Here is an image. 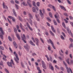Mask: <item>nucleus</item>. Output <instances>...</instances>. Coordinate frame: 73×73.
<instances>
[{"mask_svg":"<svg viewBox=\"0 0 73 73\" xmlns=\"http://www.w3.org/2000/svg\"><path fill=\"white\" fill-rule=\"evenodd\" d=\"M21 65L22 68H24V67H25V66H24V64H23V62H21Z\"/></svg>","mask_w":73,"mask_h":73,"instance_id":"nucleus-29","label":"nucleus"},{"mask_svg":"<svg viewBox=\"0 0 73 73\" xmlns=\"http://www.w3.org/2000/svg\"><path fill=\"white\" fill-rule=\"evenodd\" d=\"M35 41H36V44L37 46H38V43H39L40 42V41L37 38H35Z\"/></svg>","mask_w":73,"mask_h":73,"instance_id":"nucleus-15","label":"nucleus"},{"mask_svg":"<svg viewBox=\"0 0 73 73\" xmlns=\"http://www.w3.org/2000/svg\"><path fill=\"white\" fill-rule=\"evenodd\" d=\"M0 49L2 50H4V48L2 46H0Z\"/></svg>","mask_w":73,"mask_h":73,"instance_id":"nucleus-28","label":"nucleus"},{"mask_svg":"<svg viewBox=\"0 0 73 73\" xmlns=\"http://www.w3.org/2000/svg\"><path fill=\"white\" fill-rule=\"evenodd\" d=\"M21 29L23 31V32H25V29H24L23 28H21Z\"/></svg>","mask_w":73,"mask_h":73,"instance_id":"nucleus-53","label":"nucleus"},{"mask_svg":"<svg viewBox=\"0 0 73 73\" xmlns=\"http://www.w3.org/2000/svg\"><path fill=\"white\" fill-rule=\"evenodd\" d=\"M42 63V65H44V64H45V63H44V61H42L41 62Z\"/></svg>","mask_w":73,"mask_h":73,"instance_id":"nucleus-61","label":"nucleus"},{"mask_svg":"<svg viewBox=\"0 0 73 73\" xmlns=\"http://www.w3.org/2000/svg\"><path fill=\"white\" fill-rule=\"evenodd\" d=\"M31 39H32L33 41V42H36V41H35V39H34L33 37H32Z\"/></svg>","mask_w":73,"mask_h":73,"instance_id":"nucleus-51","label":"nucleus"},{"mask_svg":"<svg viewBox=\"0 0 73 73\" xmlns=\"http://www.w3.org/2000/svg\"><path fill=\"white\" fill-rule=\"evenodd\" d=\"M13 54L15 55V56L16 58H14V60H15V61L17 63V64H18L19 63V57H18V56L17 55V54L16 53V52L14 51L13 52Z\"/></svg>","mask_w":73,"mask_h":73,"instance_id":"nucleus-1","label":"nucleus"},{"mask_svg":"<svg viewBox=\"0 0 73 73\" xmlns=\"http://www.w3.org/2000/svg\"><path fill=\"white\" fill-rule=\"evenodd\" d=\"M66 1H67L68 4H70V5H71V2H70V1H69V0H66Z\"/></svg>","mask_w":73,"mask_h":73,"instance_id":"nucleus-36","label":"nucleus"},{"mask_svg":"<svg viewBox=\"0 0 73 73\" xmlns=\"http://www.w3.org/2000/svg\"><path fill=\"white\" fill-rule=\"evenodd\" d=\"M11 3H12V4H15V2H14V1L13 0H11Z\"/></svg>","mask_w":73,"mask_h":73,"instance_id":"nucleus-45","label":"nucleus"},{"mask_svg":"<svg viewBox=\"0 0 73 73\" xmlns=\"http://www.w3.org/2000/svg\"><path fill=\"white\" fill-rule=\"evenodd\" d=\"M49 41L50 42L51 44L52 45V46L53 47V48H54V49H56V48L54 46V44H53V42L50 39H49Z\"/></svg>","mask_w":73,"mask_h":73,"instance_id":"nucleus-10","label":"nucleus"},{"mask_svg":"<svg viewBox=\"0 0 73 73\" xmlns=\"http://www.w3.org/2000/svg\"><path fill=\"white\" fill-rule=\"evenodd\" d=\"M69 40H70V42H73V39H72V38H69Z\"/></svg>","mask_w":73,"mask_h":73,"instance_id":"nucleus-50","label":"nucleus"},{"mask_svg":"<svg viewBox=\"0 0 73 73\" xmlns=\"http://www.w3.org/2000/svg\"><path fill=\"white\" fill-rule=\"evenodd\" d=\"M60 7L61 9H63V10H64V11H66V9L64 7L62 6H60Z\"/></svg>","mask_w":73,"mask_h":73,"instance_id":"nucleus-19","label":"nucleus"},{"mask_svg":"<svg viewBox=\"0 0 73 73\" xmlns=\"http://www.w3.org/2000/svg\"><path fill=\"white\" fill-rule=\"evenodd\" d=\"M49 59H50V60L51 62H52V61H53V59H52V57L50 56Z\"/></svg>","mask_w":73,"mask_h":73,"instance_id":"nucleus-34","label":"nucleus"},{"mask_svg":"<svg viewBox=\"0 0 73 73\" xmlns=\"http://www.w3.org/2000/svg\"><path fill=\"white\" fill-rule=\"evenodd\" d=\"M60 37L62 40H64L65 38H64V36H62V35H61L60 36Z\"/></svg>","mask_w":73,"mask_h":73,"instance_id":"nucleus-42","label":"nucleus"},{"mask_svg":"<svg viewBox=\"0 0 73 73\" xmlns=\"http://www.w3.org/2000/svg\"><path fill=\"white\" fill-rule=\"evenodd\" d=\"M40 40L41 41V42L43 43V44H44V40H42V39L41 38H40Z\"/></svg>","mask_w":73,"mask_h":73,"instance_id":"nucleus-40","label":"nucleus"},{"mask_svg":"<svg viewBox=\"0 0 73 73\" xmlns=\"http://www.w3.org/2000/svg\"><path fill=\"white\" fill-rule=\"evenodd\" d=\"M29 20H30V23L31 26H32L33 25V23L32 22V20L31 19H33V17L32 15H31V14H29Z\"/></svg>","mask_w":73,"mask_h":73,"instance_id":"nucleus-6","label":"nucleus"},{"mask_svg":"<svg viewBox=\"0 0 73 73\" xmlns=\"http://www.w3.org/2000/svg\"><path fill=\"white\" fill-rule=\"evenodd\" d=\"M13 28H14V31L15 32V35L17 38H18L19 40H20V39H21L20 36V35H19V34L18 33H17V29H16V28L15 27H14Z\"/></svg>","mask_w":73,"mask_h":73,"instance_id":"nucleus-3","label":"nucleus"},{"mask_svg":"<svg viewBox=\"0 0 73 73\" xmlns=\"http://www.w3.org/2000/svg\"><path fill=\"white\" fill-rule=\"evenodd\" d=\"M26 46H24V47L25 49L26 50L27 52H29V50L30 49V46L28 45V44H26Z\"/></svg>","mask_w":73,"mask_h":73,"instance_id":"nucleus-7","label":"nucleus"},{"mask_svg":"<svg viewBox=\"0 0 73 73\" xmlns=\"http://www.w3.org/2000/svg\"><path fill=\"white\" fill-rule=\"evenodd\" d=\"M12 64H13V65H15V64H14V63H13V60H12V59L11 60V62H7V64L9 66L11 67V68H13L12 65Z\"/></svg>","mask_w":73,"mask_h":73,"instance_id":"nucleus-5","label":"nucleus"},{"mask_svg":"<svg viewBox=\"0 0 73 73\" xmlns=\"http://www.w3.org/2000/svg\"><path fill=\"white\" fill-rule=\"evenodd\" d=\"M56 20L57 21V22L59 23H60V20H59V19H56Z\"/></svg>","mask_w":73,"mask_h":73,"instance_id":"nucleus-55","label":"nucleus"},{"mask_svg":"<svg viewBox=\"0 0 73 73\" xmlns=\"http://www.w3.org/2000/svg\"><path fill=\"white\" fill-rule=\"evenodd\" d=\"M5 72H6V73H9V71H8V70H7V69L6 68L5 69Z\"/></svg>","mask_w":73,"mask_h":73,"instance_id":"nucleus-35","label":"nucleus"},{"mask_svg":"<svg viewBox=\"0 0 73 73\" xmlns=\"http://www.w3.org/2000/svg\"><path fill=\"white\" fill-rule=\"evenodd\" d=\"M66 61L68 65H71V64H73V60H71V64H70V62H69V58H68L67 59H66Z\"/></svg>","mask_w":73,"mask_h":73,"instance_id":"nucleus-9","label":"nucleus"},{"mask_svg":"<svg viewBox=\"0 0 73 73\" xmlns=\"http://www.w3.org/2000/svg\"><path fill=\"white\" fill-rule=\"evenodd\" d=\"M53 22L54 23V24L55 25H57V23L55 20H53Z\"/></svg>","mask_w":73,"mask_h":73,"instance_id":"nucleus-26","label":"nucleus"},{"mask_svg":"<svg viewBox=\"0 0 73 73\" xmlns=\"http://www.w3.org/2000/svg\"><path fill=\"white\" fill-rule=\"evenodd\" d=\"M0 37H1V38L2 39V40H3L4 39V38L3 37V35H4V33L3 32V29L2 28H0Z\"/></svg>","mask_w":73,"mask_h":73,"instance_id":"nucleus-4","label":"nucleus"},{"mask_svg":"<svg viewBox=\"0 0 73 73\" xmlns=\"http://www.w3.org/2000/svg\"><path fill=\"white\" fill-rule=\"evenodd\" d=\"M33 6H34V7H36L37 6L36 5V3H35V2H33Z\"/></svg>","mask_w":73,"mask_h":73,"instance_id":"nucleus-39","label":"nucleus"},{"mask_svg":"<svg viewBox=\"0 0 73 73\" xmlns=\"http://www.w3.org/2000/svg\"><path fill=\"white\" fill-rule=\"evenodd\" d=\"M49 16L50 17H51V18H52L53 17H52V14L51 13H49Z\"/></svg>","mask_w":73,"mask_h":73,"instance_id":"nucleus-31","label":"nucleus"},{"mask_svg":"<svg viewBox=\"0 0 73 73\" xmlns=\"http://www.w3.org/2000/svg\"><path fill=\"white\" fill-rule=\"evenodd\" d=\"M3 59L4 61H7V59L4 58L3 57Z\"/></svg>","mask_w":73,"mask_h":73,"instance_id":"nucleus-63","label":"nucleus"},{"mask_svg":"<svg viewBox=\"0 0 73 73\" xmlns=\"http://www.w3.org/2000/svg\"><path fill=\"white\" fill-rule=\"evenodd\" d=\"M63 64L65 65V66H66V69L67 71V72L68 73H70V71L71 73H73V72H72V69H71V68H68V66H67V64H66L65 62V61H63Z\"/></svg>","mask_w":73,"mask_h":73,"instance_id":"nucleus-2","label":"nucleus"},{"mask_svg":"<svg viewBox=\"0 0 73 73\" xmlns=\"http://www.w3.org/2000/svg\"><path fill=\"white\" fill-rule=\"evenodd\" d=\"M8 17L9 18V19H13V17H12L11 16H8Z\"/></svg>","mask_w":73,"mask_h":73,"instance_id":"nucleus-52","label":"nucleus"},{"mask_svg":"<svg viewBox=\"0 0 73 73\" xmlns=\"http://www.w3.org/2000/svg\"><path fill=\"white\" fill-rule=\"evenodd\" d=\"M22 4H23V5H24V6H27V5H28L27 4H25V2H23L22 3Z\"/></svg>","mask_w":73,"mask_h":73,"instance_id":"nucleus-25","label":"nucleus"},{"mask_svg":"<svg viewBox=\"0 0 73 73\" xmlns=\"http://www.w3.org/2000/svg\"><path fill=\"white\" fill-rule=\"evenodd\" d=\"M36 5L38 7H40V2H38L36 3Z\"/></svg>","mask_w":73,"mask_h":73,"instance_id":"nucleus-37","label":"nucleus"},{"mask_svg":"<svg viewBox=\"0 0 73 73\" xmlns=\"http://www.w3.org/2000/svg\"><path fill=\"white\" fill-rule=\"evenodd\" d=\"M48 49L49 50H51V48H50V46H48Z\"/></svg>","mask_w":73,"mask_h":73,"instance_id":"nucleus-48","label":"nucleus"},{"mask_svg":"<svg viewBox=\"0 0 73 73\" xmlns=\"http://www.w3.org/2000/svg\"><path fill=\"white\" fill-rule=\"evenodd\" d=\"M3 62L2 61H1L0 63V65H3Z\"/></svg>","mask_w":73,"mask_h":73,"instance_id":"nucleus-41","label":"nucleus"},{"mask_svg":"<svg viewBox=\"0 0 73 73\" xmlns=\"http://www.w3.org/2000/svg\"><path fill=\"white\" fill-rule=\"evenodd\" d=\"M48 7L50 8H51L53 9V10L54 11H56V8L54 7V6H53L49 4L48 5Z\"/></svg>","mask_w":73,"mask_h":73,"instance_id":"nucleus-8","label":"nucleus"},{"mask_svg":"<svg viewBox=\"0 0 73 73\" xmlns=\"http://www.w3.org/2000/svg\"><path fill=\"white\" fill-rule=\"evenodd\" d=\"M15 5L17 9H19V6L18 5H17V4H15Z\"/></svg>","mask_w":73,"mask_h":73,"instance_id":"nucleus-24","label":"nucleus"},{"mask_svg":"<svg viewBox=\"0 0 73 73\" xmlns=\"http://www.w3.org/2000/svg\"><path fill=\"white\" fill-rule=\"evenodd\" d=\"M64 21H65L66 23H68V21L65 19H64Z\"/></svg>","mask_w":73,"mask_h":73,"instance_id":"nucleus-58","label":"nucleus"},{"mask_svg":"<svg viewBox=\"0 0 73 73\" xmlns=\"http://www.w3.org/2000/svg\"><path fill=\"white\" fill-rule=\"evenodd\" d=\"M42 67L44 69H46V64H42Z\"/></svg>","mask_w":73,"mask_h":73,"instance_id":"nucleus-18","label":"nucleus"},{"mask_svg":"<svg viewBox=\"0 0 73 73\" xmlns=\"http://www.w3.org/2000/svg\"><path fill=\"white\" fill-rule=\"evenodd\" d=\"M20 27H21V29L23 28V25L21 23H20Z\"/></svg>","mask_w":73,"mask_h":73,"instance_id":"nucleus-56","label":"nucleus"},{"mask_svg":"<svg viewBox=\"0 0 73 73\" xmlns=\"http://www.w3.org/2000/svg\"><path fill=\"white\" fill-rule=\"evenodd\" d=\"M37 69L38 71H40V68L39 67H37Z\"/></svg>","mask_w":73,"mask_h":73,"instance_id":"nucleus-47","label":"nucleus"},{"mask_svg":"<svg viewBox=\"0 0 73 73\" xmlns=\"http://www.w3.org/2000/svg\"><path fill=\"white\" fill-rule=\"evenodd\" d=\"M50 35H52V36H54V34L53 33V32H52V31H50Z\"/></svg>","mask_w":73,"mask_h":73,"instance_id":"nucleus-20","label":"nucleus"},{"mask_svg":"<svg viewBox=\"0 0 73 73\" xmlns=\"http://www.w3.org/2000/svg\"><path fill=\"white\" fill-rule=\"evenodd\" d=\"M8 38L9 40L10 41H12V38H11V36H9Z\"/></svg>","mask_w":73,"mask_h":73,"instance_id":"nucleus-30","label":"nucleus"},{"mask_svg":"<svg viewBox=\"0 0 73 73\" xmlns=\"http://www.w3.org/2000/svg\"><path fill=\"white\" fill-rule=\"evenodd\" d=\"M59 54H60V56H62V57H63V58H64V55H63V54H62L60 52V51L59 52Z\"/></svg>","mask_w":73,"mask_h":73,"instance_id":"nucleus-33","label":"nucleus"},{"mask_svg":"<svg viewBox=\"0 0 73 73\" xmlns=\"http://www.w3.org/2000/svg\"><path fill=\"white\" fill-rule=\"evenodd\" d=\"M27 3L29 5V7L31 8L32 7V4H31L30 3H29L28 1H27Z\"/></svg>","mask_w":73,"mask_h":73,"instance_id":"nucleus-21","label":"nucleus"},{"mask_svg":"<svg viewBox=\"0 0 73 73\" xmlns=\"http://www.w3.org/2000/svg\"><path fill=\"white\" fill-rule=\"evenodd\" d=\"M42 12L43 14H45V9H42Z\"/></svg>","mask_w":73,"mask_h":73,"instance_id":"nucleus-49","label":"nucleus"},{"mask_svg":"<svg viewBox=\"0 0 73 73\" xmlns=\"http://www.w3.org/2000/svg\"><path fill=\"white\" fill-rule=\"evenodd\" d=\"M22 39H26V37H25V35L23 34V36H21Z\"/></svg>","mask_w":73,"mask_h":73,"instance_id":"nucleus-23","label":"nucleus"},{"mask_svg":"<svg viewBox=\"0 0 73 73\" xmlns=\"http://www.w3.org/2000/svg\"><path fill=\"white\" fill-rule=\"evenodd\" d=\"M70 47H72L73 48V44H70V46L69 47V48H70Z\"/></svg>","mask_w":73,"mask_h":73,"instance_id":"nucleus-54","label":"nucleus"},{"mask_svg":"<svg viewBox=\"0 0 73 73\" xmlns=\"http://www.w3.org/2000/svg\"><path fill=\"white\" fill-rule=\"evenodd\" d=\"M60 69L61 70H62V71H64V68L62 67H60Z\"/></svg>","mask_w":73,"mask_h":73,"instance_id":"nucleus-43","label":"nucleus"},{"mask_svg":"<svg viewBox=\"0 0 73 73\" xmlns=\"http://www.w3.org/2000/svg\"><path fill=\"white\" fill-rule=\"evenodd\" d=\"M15 3H16L17 4H19V1H15Z\"/></svg>","mask_w":73,"mask_h":73,"instance_id":"nucleus-57","label":"nucleus"},{"mask_svg":"<svg viewBox=\"0 0 73 73\" xmlns=\"http://www.w3.org/2000/svg\"><path fill=\"white\" fill-rule=\"evenodd\" d=\"M27 26L28 28L31 31H33V29L32 28H31V27H30V26H29V24H28V22H27Z\"/></svg>","mask_w":73,"mask_h":73,"instance_id":"nucleus-12","label":"nucleus"},{"mask_svg":"<svg viewBox=\"0 0 73 73\" xmlns=\"http://www.w3.org/2000/svg\"><path fill=\"white\" fill-rule=\"evenodd\" d=\"M26 39H22V40L23 41V42H25V43H27V42H26V41L25 40Z\"/></svg>","mask_w":73,"mask_h":73,"instance_id":"nucleus-44","label":"nucleus"},{"mask_svg":"<svg viewBox=\"0 0 73 73\" xmlns=\"http://www.w3.org/2000/svg\"><path fill=\"white\" fill-rule=\"evenodd\" d=\"M3 8H5V9H8V7H7V6L5 5V3H4L3 2Z\"/></svg>","mask_w":73,"mask_h":73,"instance_id":"nucleus-13","label":"nucleus"},{"mask_svg":"<svg viewBox=\"0 0 73 73\" xmlns=\"http://www.w3.org/2000/svg\"><path fill=\"white\" fill-rule=\"evenodd\" d=\"M47 20H48V21H51V19H49V17L47 18Z\"/></svg>","mask_w":73,"mask_h":73,"instance_id":"nucleus-64","label":"nucleus"},{"mask_svg":"<svg viewBox=\"0 0 73 73\" xmlns=\"http://www.w3.org/2000/svg\"><path fill=\"white\" fill-rule=\"evenodd\" d=\"M62 25H63V27H64V28L66 29V26H65V24L64 23V22H63L62 23Z\"/></svg>","mask_w":73,"mask_h":73,"instance_id":"nucleus-27","label":"nucleus"},{"mask_svg":"<svg viewBox=\"0 0 73 73\" xmlns=\"http://www.w3.org/2000/svg\"><path fill=\"white\" fill-rule=\"evenodd\" d=\"M45 34L46 36H49V34L48 33V32H46Z\"/></svg>","mask_w":73,"mask_h":73,"instance_id":"nucleus-60","label":"nucleus"},{"mask_svg":"<svg viewBox=\"0 0 73 73\" xmlns=\"http://www.w3.org/2000/svg\"><path fill=\"white\" fill-rule=\"evenodd\" d=\"M39 11L40 12V16L42 17L43 18V17H44V14L42 13V10H40Z\"/></svg>","mask_w":73,"mask_h":73,"instance_id":"nucleus-11","label":"nucleus"},{"mask_svg":"<svg viewBox=\"0 0 73 73\" xmlns=\"http://www.w3.org/2000/svg\"><path fill=\"white\" fill-rule=\"evenodd\" d=\"M55 67L56 68V69H58V70H59L60 69V68L59 67H58L56 65L55 66Z\"/></svg>","mask_w":73,"mask_h":73,"instance_id":"nucleus-38","label":"nucleus"},{"mask_svg":"<svg viewBox=\"0 0 73 73\" xmlns=\"http://www.w3.org/2000/svg\"><path fill=\"white\" fill-rule=\"evenodd\" d=\"M66 30L68 31V32L69 34H70V33H72L70 30V31H69V28H67L66 29Z\"/></svg>","mask_w":73,"mask_h":73,"instance_id":"nucleus-22","label":"nucleus"},{"mask_svg":"<svg viewBox=\"0 0 73 73\" xmlns=\"http://www.w3.org/2000/svg\"><path fill=\"white\" fill-rule=\"evenodd\" d=\"M18 17L19 18V20L21 21H22V19H21V17H20V16H19Z\"/></svg>","mask_w":73,"mask_h":73,"instance_id":"nucleus-46","label":"nucleus"},{"mask_svg":"<svg viewBox=\"0 0 73 73\" xmlns=\"http://www.w3.org/2000/svg\"><path fill=\"white\" fill-rule=\"evenodd\" d=\"M13 12L15 16H16V17L17 16V14H16V12L15 11V9H13Z\"/></svg>","mask_w":73,"mask_h":73,"instance_id":"nucleus-17","label":"nucleus"},{"mask_svg":"<svg viewBox=\"0 0 73 73\" xmlns=\"http://www.w3.org/2000/svg\"><path fill=\"white\" fill-rule=\"evenodd\" d=\"M46 24H47L48 26V27H50V24H49V23L47 22Z\"/></svg>","mask_w":73,"mask_h":73,"instance_id":"nucleus-62","label":"nucleus"},{"mask_svg":"<svg viewBox=\"0 0 73 73\" xmlns=\"http://www.w3.org/2000/svg\"><path fill=\"white\" fill-rule=\"evenodd\" d=\"M33 12H36V9H35V8L33 7Z\"/></svg>","mask_w":73,"mask_h":73,"instance_id":"nucleus-32","label":"nucleus"},{"mask_svg":"<svg viewBox=\"0 0 73 73\" xmlns=\"http://www.w3.org/2000/svg\"><path fill=\"white\" fill-rule=\"evenodd\" d=\"M13 44L15 48L16 49L17 48V45L16 44V43L15 41H14L13 43Z\"/></svg>","mask_w":73,"mask_h":73,"instance_id":"nucleus-14","label":"nucleus"},{"mask_svg":"<svg viewBox=\"0 0 73 73\" xmlns=\"http://www.w3.org/2000/svg\"><path fill=\"white\" fill-rule=\"evenodd\" d=\"M62 33L63 36L65 37V33H64L63 32H62Z\"/></svg>","mask_w":73,"mask_h":73,"instance_id":"nucleus-59","label":"nucleus"},{"mask_svg":"<svg viewBox=\"0 0 73 73\" xmlns=\"http://www.w3.org/2000/svg\"><path fill=\"white\" fill-rule=\"evenodd\" d=\"M29 43L31 45L33 46H35V44L33 43V42L32 40H30Z\"/></svg>","mask_w":73,"mask_h":73,"instance_id":"nucleus-16","label":"nucleus"}]
</instances>
